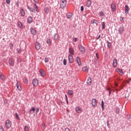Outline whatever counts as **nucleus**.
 <instances>
[{"label": "nucleus", "instance_id": "nucleus-1", "mask_svg": "<svg viewBox=\"0 0 131 131\" xmlns=\"http://www.w3.org/2000/svg\"><path fill=\"white\" fill-rule=\"evenodd\" d=\"M67 5V1L66 0H61V2H60V8L61 9H64Z\"/></svg>", "mask_w": 131, "mask_h": 131}, {"label": "nucleus", "instance_id": "nucleus-2", "mask_svg": "<svg viewBox=\"0 0 131 131\" xmlns=\"http://www.w3.org/2000/svg\"><path fill=\"white\" fill-rule=\"evenodd\" d=\"M14 59L12 58H10L9 60H8V63H9V65L11 67H13L14 66Z\"/></svg>", "mask_w": 131, "mask_h": 131}, {"label": "nucleus", "instance_id": "nucleus-3", "mask_svg": "<svg viewBox=\"0 0 131 131\" xmlns=\"http://www.w3.org/2000/svg\"><path fill=\"white\" fill-rule=\"evenodd\" d=\"M12 125V123L10 120H6L5 122V126L8 128H10Z\"/></svg>", "mask_w": 131, "mask_h": 131}, {"label": "nucleus", "instance_id": "nucleus-4", "mask_svg": "<svg viewBox=\"0 0 131 131\" xmlns=\"http://www.w3.org/2000/svg\"><path fill=\"white\" fill-rule=\"evenodd\" d=\"M38 83V81L37 79H33L32 81V84L34 86H37Z\"/></svg>", "mask_w": 131, "mask_h": 131}, {"label": "nucleus", "instance_id": "nucleus-5", "mask_svg": "<svg viewBox=\"0 0 131 131\" xmlns=\"http://www.w3.org/2000/svg\"><path fill=\"white\" fill-rule=\"evenodd\" d=\"M118 61L116 58H115L113 61V67L114 68H116L118 66Z\"/></svg>", "mask_w": 131, "mask_h": 131}, {"label": "nucleus", "instance_id": "nucleus-6", "mask_svg": "<svg viewBox=\"0 0 131 131\" xmlns=\"http://www.w3.org/2000/svg\"><path fill=\"white\" fill-rule=\"evenodd\" d=\"M111 9L113 12H116L117 10V6L114 3L111 4Z\"/></svg>", "mask_w": 131, "mask_h": 131}, {"label": "nucleus", "instance_id": "nucleus-7", "mask_svg": "<svg viewBox=\"0 0 131 131\" xmlns=\"http://www.w3.org/2000/svg\"><path fill=\"white\" fill-rule=\"evenodd\" d=\"M91 104L92 105L93 107H95L97 106V100L96 99H93L92 100V102H91Z\"/></svg>", "mask_w": 131, "mask_h": 131}, {"label": "nucleus", "instance_id": "nucleus-8", "mask_svg": "<svg viewBox=\"0 0 131 131\" xmlns=\"http://www.w3.org/2000/svg\"><path fill=\"white\" fill-rule=\"evenodd\" d=\"M69 62L72 63L74 62V58L72 55L70 54L68 56Z\"/></svg>", "mask_w": 131, "mask_h": 131}, {"label": "nucleus", "instance_id": "nucleus-9", "mask_svg": "<svg viewBox=\"0 0 131 131\" xmlns=\"http://www.w3.org/2000/svg\"><path fill=\"white\" fill-rule=\"evenodd\" d=\"M79 50H80V52L82 54H83V53H85V49L83 47H82V46H79Z\"/></svg>", "mask_w": 131, "mask_h": 131}, {"label": "nucleus", "instance_id": "nucleus-10", "mask_svg": "<svg viewBox=\"0 0 131 131\" xmlns=\"http://www.w3.org/2000/svg\"><path fill=\"white\" fill-rule=\"evenodd\" d=\"M75 111L77 113H81L82 112V108L79 107V106H77L76 108H75Z\"/></svg>", "mask_w": 131, "mask_h": 131}, {"label": "nucleus", "instance_id": "nucleus-11", "mask_svg": "<svg viewBox=\"0 0 131 131\" xmlns=\"http://www.w3.org/2000/svg\"><path fill=\"white\" fill-rule=\"evenodd\" d=\"M39 73L42 77H44L46 76L45 72L42 69L39 70Z\"/></svg>", "mask_w": 131, "mask_h": 131}, {"label": "nucleus", "instance_id": "nucleus-12", "mask_svg": "<svg viewBox=\"0 0 131 131\" xmlns=\"http://www.w3.org/2000/svg\"><path fill=\"white\" fill-rule=\"evenodd\" d=\"M16 88H17V90H18V91H21L22 88H21V87L20 83L19 82H17L16 83Z\"/></svg>", "mask_w": 131, "mask_h": 131}, {"label": "nucleus", "instance_id": "nucleus-13", "mask_svg": "<svg viewBox=\"0 0 131 131\" xmlns=\"http://www.w3.org/2000/svg\"><path fill=\"white\" fill-rule=\"evenodd\" d=\"M41 46L40 44L37 42L35 43V49L36 50H39L40 49Z\"/></svg>", "mask_w": 131, "mask_h": 131}, {"label": "nucleus", "instance_id": "nucleus-14", "mask_svg": "<svg viewBox=\"0 0 131 131\" xmlns=\"http://www.w3.org/2000/svg\"><path fill=\"white\" fill-rule=\"evenodd\" d=\"M116 71L120 76H122L123 74L122 69H117Z\"/></svg>", "mask_w": 131, "mask_h": 131}, {"label": "nucleus", "instance_id": "nucleus-15", "mask_svg": "<svg viewBox=\"0 0 131 131\" xmlns=\"http://www.w3.org/2000/svg\"><path fill=\"white\" fill-rule=\"evenodd\" d=\"M118 31H119L120 34L123 33V32L124 31V27H120V28H119Z\"/></svg>", "mask_w": 131, "mask_h": 131}, {"label": "nucleus", "instance_id": "nucleus-16", "mask_svg": "<svg viewBox=\"0 0 131 131\" xmlns=\"http://www.w3.org/2000/svg\"><path fill=\"white\" fill-rule=\"evenodd\" d=\"M76 61L79 66H81L82 65L81 59L79 57L76 58Z\"/></svg>", "mask_w": 131, "mask_h": 131}, {"label": "nucleus", "instance_id": "nucleus-17", "mask_svg": "<svg viewBox=\"0 0 131 131\" xmlns=\"http://www.w3.org/2000/svg\"><path fill=\"white\" fill-rule=\"evenodd\" d=\"M69 52L70 53V55H74V51L73 48H69Z\"/></svg>", "mask_w": 131, "mask_h": 131}, {"label": "nucleus", "instance_id": "nucleus-18", "mask_svg": "<svg viewBox=\"0 0 131 131\" xmlns=\"http://www.w3.org/2000/svg\"><path fill=\"white\" fill-rule=\"evenodd\" d=\"M27 21L28 24H31L32 23L33 18L32 16H29L27 18Z\"/></svg>", "mask_w": 131, "mask_h": 131}, {"label": "nucleus", "instance_id": "nucleus-19", "mask_svg": "<svg viewBox=\"0 0 131 131\" xmlns=\"http://www.w3.org/2000/svg\"><path fill=\"white\" fill-rule=\"evenodd\" d=\"M129 13V7L128 5H125V13L126 14H128Z\"/></svg>", "mask_w": 131, "mask_h": 131}, {"label": "nucleus", "instance_id": "nucleus-20", "mask_svg": "<svg viewBox=\"0 0 131 131\" xmlns=\"http://www.w3.org/2000/svg\"><path fill=\"white\" fill-rule=\"evenodd\" d=\"M73 16L72 13H67V18L68 19H71Z\"/></svg>", "mask_w": 131, "mask_h": 131}, {"label": "nucleus", "instance_id": "nucleus-21", "mask_svg": "<svg viewBox=\"0 0 131 131\" xmlns=\"http://www.w3.org/2000/svg\"><path fill=\"white\" fill-rule=\"evenodd\" d=\"M87 84L89 85H91L92 84V79L91 78H88L87 79Z\"/></svg>", "mask_w": 131, "mask_h": 131}, {"label": "nucleus", "instance_id": "nucleus-22", "mask_svg": "<svg viewBox=\"0 0 131 131\" xmlns=\"http://www.w3.org/2000/svg\"><path fill=\"white\" fill-rule=\"evenodd\" d=\"M20 15H21V16H25V12L24 9H20Z\"/></svg>", "mask_w": 131, "mask_h": 131}, {"label": "nucleus", "instance_id": "nucleus-23", "mask_svg": "<svg viewBox=\"0 0 131 131\" xmlns=\"http://www.w3.org/2000/svg\"><path fill=\"white\" fill-rule=\"evenodd\" d=\"M17 26L20 29L23 28V24L22 23H20V21H18V23H17Z\"/></svg>", "mask_w": 131, "mask_h": 131}, {"label": "nucleus", "instance_id": "nucleus-24", "mask_svg": "<svg viewBox=\"0 0 131 131\" xmlns=\"http://www.w3.org/2000/svg\"><path fill=\"white\" fill-rule=\"evenodd\" d=\"M86 5L88 7H90L92 5V1H91V0H88Z\"/></svg>", "mask_w": 131, "mask_h": 131}, {"label": "nucleus", "instance_id": "nucleus-25", "mask_svg": "<svg viewBox=\"0 0 131 131\" xmlns=\"http://www.w3.org/2000/svg\"><path fill=\"white\" fill-rule=\"evenodd\" d=\"M83 72H85L86 73H88L89 72V70L86 67H84L82 69Z\"/></svg>", "mask_w": 131, "mask_h": 131}, {"label": "nucleus", "instance_id": "nucleus-26", "mask_svg": "<svg viewBox=\"0 0 131 131\" xmlns=\"http://www.w3.org/2000/svg\"><path fill=\"white\" fill-rule=\"evenodd\" d=\"M92 24H95L96 26H98V21L96 20V19H93L91 21Z\"/></svg>", "mask_w": 131, "mask_h": 131}, {"label": "nucleus", "instance_id": "nucleus-27", "mask_svg": "<svg viewBox=\"0 0 131 131\" xmlns=\"http://www.w3.org/2000/svg\"><path fill=\"white\" fill-rule=\"evenodd\" d=\"M27 8L33 13H34L35 12V9H34V8H31V7H30V6H27Z\"/></svg>", "mask_w": 131, "mask_h": 131}, {"label": "nucleus", "instance_id": "nucleus-28", "mask_svg": "<svg viewBox=\"0 0 131 131\" xmlns=\"http://www.w3.org/2000/svg\"><path fill=\"white\" fill-rule=\"evenodd\" d=\"M31 32L32 34L33 35H36V31L33 29H31Z\"/></svg>", "mask_w": 131, "mask_h": 131}, {"label": "nucleus", "instance_id": "nucleus-29", "mask_svg": "<svg viewBox=\"0 0 131 131\" xmlns=\"http://www.w3.org/2000/svg\"><path fill=\"white\" fill-rule=\"evenodd\" d=\"M58 37H59V36L58 34H56L54 35V39L55 40H58Z\"/></svg>", "mask_w": 131, "mask_h": 131}, {"label": "nucleus", "instance_id": "nucleus-30", "mask_svg": "<svg viewBox=\"0 0 131 131\" xmlns=\"http://www.w3.org/2000/svg\"><path fill=\"white\" fill-rule=\"evenodd\" d=\"M33 8H34V9L37 12L38 11V7L36 5V4H34L33 5Z\"/></svg>", "mask_w": 131, "mask_h": 131}, {"label": "nucleus", "instance_id": "nucleus-31", "mask_svg": "<svg viewBox=\"0 0 131 131\" xmlns=\"http://www.w3.org/2000/svg\"><path fill=\"white\" fill-rule=\"evenodd\" d=\"M68 94L70 95H72L73 94V91L71 90H68Z\"/></svg>", "mask_w": 131, "mask_h": 131}, {"label": "nucleus", "instance_id": "nucleus-32", "mask_svg": "<svg viewBox=\"0 0 131 131\" xmlns=\"http://www.w3.org/2000/svg\"><path fill=\"white\" fill-rule=\"evenodd\" d=\"M104 102H103V101H101V107L102 110H104Z\"/></svg>", "mask_w": 131, "mask_h": 131}, {"label": "nucleus", "instance_id": "nucleus-33", "mask_svg": "<svg viewBox=\"0 0 131 131\" xmlns=\"http://www.w3.org/2000/svg\"><path fill=\"white\" fill-rule=\"evenodd\" d=\"M45 12L47 13H48L49 12V8H48V7H46V8H45Z\"/></svg>", "mask_w": 131, "mask_h": 131}, {"label": "nucleus", "instance_id": "nucleus-34", "mask_svg": "<svg viewBox=\"0 0 131 131\" xmlns=\"http://www.w3.org/2000/svg\"><path fill=\"white\" fill-rule=\"evenodd\" d=\"M32 111L33 112H35V108H34V107H32V109L29 111V113H31Z\"/></svg>", "mask_w": 131, "mask_h": 131}, {"label": "nucleus", "instance_id": "nucleus-35", "mask_svg": "<svg viewBox=\"0 0 131 131\" xmlns=\"http://www.w3.org/2000/svg\"><path fill=\"white\" fill-rule=\"evenodd\" d=\"M102 29H105V23H104V21H103V23H102Z\"/></svg>", "mask_w": 131, "mask_h": 131}, {"label": "nucleus", "instance_id": "nucleus-36", "mask_svg": "<svg viewBox=\"0 0 131 131\" xmlns=\"http://www.w3.org/2000/svg\"><path fill=\"white\" fill-rule=\"evenodd\" d=\"M0 79H2L3 80L5 79L4 76L2 74H1V75H0Z\"/></svg>", "mask_w": 131, "mask_h": 131}, {"label": "nucleus", "instance_id": "nucleus-37", "mask_svg": "<svg viewBox=\"0 0 131 131\" xmlns=\"http://www.w3.org/2000/svg\"><path fill=\"white\" fill-rule=\"evenodd\" d=\"M24 82L26 83V84H28V80L25 78L24 80Z\"/></svg>", "mask_w": 131, "mask_h": 131}, {"label": "nucleus", "instance_id": "nucleus-38", "mask_svg": "<svg viewBox=\"0 0 131 131\" xmlns=\"http://www.w3.org/2000/svg\"><path fill=\"white\" fill-rule=\"evenodd\" d=\"M63 64L64 66H66L67 64V61L66 60V59H63Z\"/></svg>", "mask_w": 131, "mask_h": 131}, {"label": "nucleus", "instance_id": "nucleus-39", "mask_svg": "<svg viewBox=\"0 0 131 131\" xmlns=\"http://www.w3.org/2000/svg\"><path fill=\"white\" fill-rule=\"evenodd\" d=\"M29 127L27 126H25L24 127V131H28Z\"/></svg>", "mask_w": 131, "mask_h": 131}, {"label": "nucleus", "instance_id": "nucleus-40", "mask_svg": "<svg viewBox=\"0 0 131 131\" xmlns=\"http://www.w3.org/2000/svg\"><path fill=\"white\" fill-rule=\"evenodd\" d=\"M100 16H104V12H103L102 11H100L99 13Z\"/></svg>", "mask_w": 131, "mask_h": 131}, {"label": "nucleus", "instance_id": "nucleus-41", "mask_svg": "<svg viewBox=\"0 0 131 131\" xmlns=\"http://www.w3.org/2000/svg\"><path fill=\"white\" fill-rule=\"evenodd\" d=\"M45 62H49V58L48 57L45 58Z\"/></svg>", "mask_w": 131, "mask_h": 131}, {"label": "nucleus", "instance_id": "nucleus-42", "mask_svg": "<svg viewBox=\"0 0 131 131\" xmlns=\"http://www.w3.org/2000/svg\"><path fill=\"white\" fill-rule=\"evenodd\" d=\"M15 117L17 118V119H19V118L17 113H15Z\"/></svg>", "mask_w": 131, "mask_h": 131}, {"label": "nucleus", "instance_id": "nucleus-43", "mask_svg": "<svg viewBox=\"0 0 131 131\" xmlns=\"http://www.w3.org/2000/svg\"><path fill=\"white\" fill-rule=\"evenodd\" d=\"M96 58H97V59H99V55H98V53H96Z\"/></svg>", "mask_w": 131, "mask_h": 131}, {"label": "nucleus", "instance_id": "nucleus-44", "mask_svg": "<svg viewBox=\"0 0 131 131\" xmlns=\"http://www.w3.org/2000/svg\"><path fill=\"white\" fill-rule=\"evenodd\" d=\"M80 10H81V11L82 12H83L84 11V7H83V6H81Z\"/></svg>", "mask_w": 131, "mask_h": 131}, {"label": "nucleus", "instance_id": "nucleus-45", "mask_svg": "<svg viewBox=\"0 0 131 131\" xmlns=\"http://www.w3.org/2000/svg\"><path fill=\"white\" fill-rule=\"evenodd\" d=\"M0 131H4V128L2 126H0Z\"/></svg>", "mask_w": 131, "mask_h": 131}, {"label": "nucleus", "instance_id": "nucleus-46", "mask_svg": "<svg viewBox=\"0 0 131 131\" xmlns=\"http://www.w3.org/2000/svg\"><path fill=\"white\" fill-rule=\"evenodd\" d=\"M6 3L9 5L10 4V0H6Z\"/></svg>", "mask_w": 131, "mask_h": 131}, {"label": "nucleus", "instance_id": "nucleus-47", "mask_svg": "<svg viewBox=\"0 0 131 131\" xmlns=\"http://www.w3.org/2000/svg\"><path fill=\"white\" fill-rule=\"evenodd\" d=\"M17 61L18 62H21V59L20 58H18L17 59Z\"/></svg>", "mask_w": 131, "mask_h": 131}, {"label": "nucleus", "instance_id": "nucleus-48", "mask_svg": "<svg viewBox=\"0 0 131 131\" xmlns=\"http://www.w3.org/2000/svg\"><path fill=\"white\" fill-rule=\"evenodd\" d=\"M107 46H108V48H111V47L112 46L111 43H108V45H107Z\"/></svg>", "mask_w": 131, "mask_h": 131}, {"label": "nucleus", "instance_id": "nucleus-49", "mask_svg": "<svg viewBox=\"0 0 131 131\" xmlns=\"http://www.w3.org/2000/svg\"><path fill=\"white\" fill-rule=\"evenodd\" d=\"M73 40L74 42H77V38L75 37L73 38Z\"/></svg>", "mask_w": 131, "mask_h": 131}, {"label": "nucleus", "instance_id": "nucleus-50", "mask_svg": "<svg viewBox=\"0 0 131 131\" xmlns=\"http://www.w3.org/2000/svg\"><path fill=\"white\" fill-rule=\"evenodd\" d=\"M47 43L48 45L51 44L50 40H47Z\"/></svg>", "mask_w": 131, "mask_h": 131}, {"label": "nucleus", "instance_id": "nucleus-51", "mask_svg": "<svg viewBox=\"0 0 131 131\" xmlns=\"http://www.w3.org/2000/svg\"><path fill=\"white\" fill-rule=\"evenodd\" d=\"M39 112V108H37L36 109V113H37Z\"/></svg>", "mask_w": 131, "mask_h": 131}, {"label": "nucleus", "instance_id": "nucleus-52", "mask_svg": "<svg viewBox=\"0 0 131 131\" xmlns=\"http://www.w3.org/2000/svg\"><path fill=\"white\" fill-rule=\"evenodd\" d=\"M106 123H107V126L108 128H110V123H109V121H107Z\"/></svg>", "mask_w": 131, "mask_h": 131}, {"label": "nucleus", "instance_id": "nucleus-53", "mask_svg": "<svg viewBox=\"0 0 131 131\" xmlns=\"http://www.w3.org/2000/svg\"><path fill=\"white\" fill-rule=\"evenodd\" d=\"M13 48V44L10 43V49H12Z\"/></svg>", "mask_w": 131, "mask_h": 131}, {"label": "nucleus", "instance_id": "nucleus-54", "mask_svg": "<svg viewBox=\"0 0 131 131\" xmlns=\"http://www.w3.org/2000/svg\"><path fill=\"white\" fill-rule=\"evenodd\" d=\"M64 131H70V130L69 128H65Z\"/></svg>", "mask_w": 131, "mask_h": 131}, {"label": "nucleus", "instance_id": "nucleus-55", "mask_svg": "<svg viewBox=\"0 0 131 131\" xmlns=\"http://www.w3.org/2000/svg\"><path fill=\"white\" fill-rule=\"evenodd\" d=\"M33 1L36 3H38L39 2V0H33Z\"/></svg>", "mask_w": 131, "mask_h": 131}, {"label": "nucleus", "instance_id": "nucleus-56", "mask_svg": "<svg viewBox=\"0 0 131 131\" xmlns=\"http://www.w3.org/2000/svg\"><path fill=\"white\" fill-rule=\"evenodd\" d=\"M17 52H18V53H20V49H17Z\"/></svg>", "mask_w": 131, "mask_h": 131}, {"label": "nucleus", "instance_id": "nucleus-57", "mask_svg": "<svg viewBox=\"0 0 131 131\" xmlns=\"http://www.w3.org/2000/svg\"><path fill=\"white\" fill-rule=\"evenodd\" d=\"M119 108H118V109L117 110V111H116V113H117V114H119Z\"/></svg>", "mask_w": 131, "mask_h": 131}, {"label": "nucleus", "instance_id": "nucleus-58", "mask_svg": "<svg viewBox=\"0 0 131 131\" xmlns=\"http://www.w3.org/2000/svg\"><path fill=\"white\" fill-rule=\"evenodd\" d=\"M100 37H101V35H99L98 36V37L97 38V40L99 39L100 38Z\"/></svg>", "mask_w": 131, "mask_h": 131}, {"label": "nucleus", "instance_id": "nucleus-59", "mask_svg": "<svg viewBox=\"0 0 131 131\" xmlns=\"http://www.w3.org/2000/svg\"><path fill=\"white\" fill-rule=\"evenodd\" d=\"M41 125H42L43 127H45V126H46L45 123L41 124Z\"/></svg>", "mask_w": 131, "mask_h": 131}, {"label": "nucleus", "instance_id": "nucleus-60", "mask_svg": "<svg viewBox=\"0 0 131 131\" xmlns=\"http://www.w3.org/2000/svg\"><path fill=\"white\" fill-rule=\"evenodd\" d=\"M66 102L67 104H69L68 99H67V98L66 99Z\"/></svg>", "mask_w": 131, "mask_h": 131}, {"label": "nucleus", "instance_id": "nucleus-61", "mask_svg": "<svg viewBox=\"0 0 131 131\" xmlns=\"http://www.w3.org/2000/svg\"><path fill=\"white\" fill-rule=\"evenodd\" d=\"M109 90V95H110L111 94V91L108 90Z\"/></svg>", "mask_w": 131, "mask_h": 131}, {"label": "nucleus", "instance_id": "nucleus-62", "mask_svg": "<svg viewBox=\"0 0 131 131\" xmlns=\"http://www.w3.org/2000/svg\"><path fill=\"white\" fill-rule=\"evenodd\" d=\"M65 97H66V99H68V96H67V95H65Z\"/></svg>", "mask_w": 131, "mask_h": 131}, {"label": "nucleus", "instance_id": "nucleus-63", "mask_svg": "<svg viewBox=\"0 0 131 131\" xmlns=\"http://www.w3.org/2000/svg\"><path fill=\"white\" fill-rule=\"evenodd\" d=\"M95 62L96 63H97V60H95Z\"/></svg>", "mask_w": 131, "mask_h": 131}, {"label": "nucleus", "instance_id": "nucleus-64", "mask_svg": "<svg viewBox=\"0 0 131 131\" xmlns=\"http://www.w3.org/2000/svg\"><path fill=\"white\" fill-rule=\"evenodd\" d=\"M129 81H131V78H129Z\"/></svg>", "mask_w": 131, "mask_h": 131}]
</instances>
